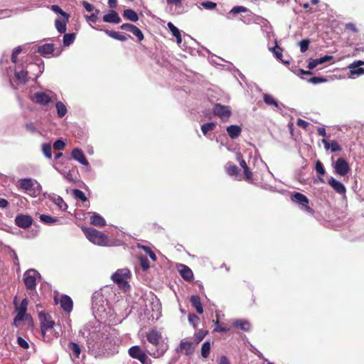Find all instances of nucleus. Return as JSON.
I'll return each instance as SVG.
<instances>
[{
	"label": "nucleus",
	"instance_id": "1",
	"mask_svg": "<svg viewBox=\"0 0 364 364\" xmlns=\"http://www.w3.org/2000/svg\"><path fill=\"white\" fill-rule=\"evenodd\" d=\"M146 338L149 343L153 346V348L146 346V350L139 346H133L128 350L130 357L138 360L141 364H152L153 361L147 353L154 358L162 357L168 348V345L161 341V335L156 330L150 331Z\"/></svg>",
	"mask_w": 364,
	"mask_h": 364
},
{
	"label": "nucleus",
	"instance_id": "2",
	"mask_svg": "<svg viewBox=\"0 0 364 364\" xmlns=\"http://www.w3.org/2000/svg\"><path fill=\"white\" fill-rule=\"evenodd\" d=\"M83 336L87 338V348L89 352L95 358L103 353L102 343L104 339V333L101 331V326L86 325L82 331Z\"/></svg>",
	"mask_w": 364,
	"mask_h": 364
},
{
	"label": "nucleus",
	"instance_id": "3",
	"mask_svg": "<svg viewBox=\"0 0 364 364\" xmlns=\"http://www.w3.org/2000/svg\"><path fill=\"white\" fill-rule=\"evenodd\" d=\"M82 230L87 240L92 243L99 246L108 245V237L102 232L92 228H82Z\"/></svg>",
	"mask_w": 364,
	"mask_h": 364
},
{
	"label": "nucleus",
	"instance_id": "4",
	"mask_svg": "<svg viewBox=\"0 0 364 364\" xmlns=\"http://www.w3.org/2000/svg\"><path fill=\"white\" fill-rule=\"evenodd\" d=\"M131 272L127 268L117 269L111 277L112 281L117 284L119 289L124 291L130 289L129 280L131 278Z\"/></svg>",
	"mask_w": 364,
	"mask_h": 364
},
{
	"label": "nucleus",
	"instance_id": "5",
	"mask_svg": "<svg viewBox=\"0 0 364 364\" xmlns=\"http://www.w3.org/2000/svg\"><path fill=\"white\" fill-rule=\"evenodd\" d=\"M41 278V274L34 269H29L23 274V280L31 297L36 293V280Z\"/></svg>",
	"mask_w": 364,
	"mask_h": 364
},
{
	"label": "nucleus",
	"instance_id": "6",
	"mask_svg": "<svg viewBox=\"0 0 364 364\" xmlns=\"http://www.w3.org/2000/svg\"><path fill=\"white\" fill-rule=\"evenodd\" d=\"M107 301L100 292H95L92 297V309L95 317H103L105 313Z\"/></svg>",
	"mask_w": 364,
	"mask_h": 364
},
{
	"label": "nucleus",
	"instance_id": "7",
	"mask_svg": "<svg viewBox=\"0 0 364 364\" xmlns=\"http://www.w3.org/2000/svg\"><path fill=\"white\" fill-rule=\"evenodd\" d=\"M39 320L43 340L46 341H50L51 338L47 336V333L52 331L55 326V322L52 320L51 316L49 314L43 311L39 313Z\"/></svg>",
	"mask_w": 364,
	"mask_h": 364
},
{
	"label": "nucleus",
	"instance_id": "8",
	"mask_svg": "<svg viewBox=\"0 0 364 364\" xmlns=\"http://www.w3.org/2000/svg\"><path fill=\"white\" fill-rule=\"evenodd\" d=\"M18 186L26 192H29L33 197H36L42 189L41 184L36 180L32 178L21 179L18 181Z\"/></svg>",
	"mask_w": 364,
	"mask_h": 364
},
{
	"label": "nucleus",
	"instance_id": "9",
	"mask_svg": "<svg viewBox=\"0 0 364 364\" xmlns=\"http://www.w3.org/2000/svg\"><path fill=\"white\" fill-rule=\"evenodd\" d=\"M14 304L15 305L17 314L14 318L13 324L17 327L19 326L21 321H25L30 317V316L26 314L28 301L26 298H24L21 301L20 305H18L16 301V298H15Z\"/></svg>",
	"mask_w": 364,
	"mask_h": 364
},
{
	"label": "nucleus",
	"instance_id": "10",
	"mask_svg": "<svg viewBox=\"0 0 364 364\" xmlns=\"http://www.w3.org/2000/svg\"><path fill=\"white\" fill-rule=\"evenodd\" d=\"M55 94L51 90H46L45 92H36L31 97V100L41 106H46L53 100V97Z\"/></svg>",
	"mask_w": 364,
	"mask_h": 364
},
{
	"label": "nucleus",
	"instance_id": "11",
	"mask_svg": "<svg viewBox=\"0 0 364 364\" xmlns=\"http://www.w3.org/2000/svg\"><path fill=\"white\" fill-rule=\"evenodd\" d=\"M291 199L292 202L297 204L302 210L311 214L314 213V210L309 206V200L304 194L294 192L291 194Z\"/></svg>",
	"mask_w": 364,
	"mask_h": 364
},
{
	"label": "nucleus",
	"instance_id": "12",
	"mask_svg": "<svg viewBox=\"0 0 364 364\" xmlns=\"http://www.w3.org/2000/svg\"><path fill=\"white\" fill-rule=\"evenodd\" d=\"M213 114L218 117L222 122H226L231 116V109L228 106L216 104L213 109Z\"/></svg>",
	"mask_w": 364,
	"mask_h": 364
},
{
	"label": "nucleus",
	"instance_id": "13",
	"mask_svg": "<svg viewBox=\"0 0 364 364\" xmlns=\"http://www.w3.org/2000/svg\"><path fill=\"white\" fill-rule=\"evenodd\" d=\"M335 171L337 174L344 176L350 171L348 162L343 158L337 159L334 164Z\"/></svg>",
	"mask_w": 364,
	"mask_h": 364
},
{
	"label": "nucleus",
	"instance_id": "14",
	"mask_svg": "<svg viewBox=\"0 0 364 364\" xmlns=\"http://www.w3.org/2000/svg\"><path fill=\"white\" fill-rule=\"evenodd\" d=\"M33 222L31 216L24 214H18L15 218V224L23 229L29 228Z\"/></svg>",
	"mask_w": 364,
	"mask_h": 364
},
{
	"label": "nucleus",
	"instance_id": "15",
	"mask_svg": "<svg viewBox=\"0 0 364 364\" xmlns=\"http://www.w3.org/2000/svg\"><path fill=\"white\" fill-rule=\"evenodd\" d=\"M14 75L16 81L20 84H25L29 80L28 70L20 68L18 65L15 67Z\"/></svg>",
	"mask_w": 364,
	"mask_h": 364
},
{
	"label": "nucleus",
	"instance_id": "16",
	"mask_svg": "<svg viewBox=\"0 0 364 364\" xmlns=\"http://www.w3.org/2000/svg\"><path fill=\"white\" fill-rule=\"evenodd\" d=\"M43 196L53 202L62 211H65L67 210L68 205L64 202L62 197L54 193H44Z\"/></svg>",
	"mask_w": 364,
	"mask_h": 364
},
{
	"label": "nucleus",
	"instance_id": "17",
	"mask_svg": "<svg viewBox=\"0 0 364 364\" xmlns=\"http://www.w3.org/2000/svg\"><path fill=\"white\" fill-rule=\"evenodd\" d=\"M178 352H181L186 355H192L194 352L193 342L183 339L181 341L179 346L176 348Z\"/></svg>",
	"mask_w": 364,
	"mask_h": 364
},
{
	"label": "nucleus",
	"instance_id": "18",
	"mask_svg": "<svg viewBox=\"0 0 364 364\" xmlns=\"http://www.w3.org/2000/svg\"><path fill=\"white\" fill-rule=\"evenodd\" d=\"M362 65H364V61L362 60H358L350 64L348 66L350 70V76L351 77H354L355 76H359L364 74V68L361 67Z\"/></svg>",
	"mask_w": 364,
	"mask_h": 364
},
{
	"label": "nucleus",
	"instance_id": "19",
	"mask_svg": "<svg viewBox=\"0 0 364 364\" xmlns=\"http://www.w3.org/2000/svg\"><path fill=\"white\" fill-rule=\"evenodd\" d=\"M120 28L122 30L128 31L131 32L137 38L139 41H141L144 39V34L141 32V31L133 24L123 23L122 25H121Z\"/></svg>",
	"mask_w": 364,
	"mask_h": 364
},
{
	"label": "nucleus",
	"instance_id": "20",
	"mask_svg": "<svg viewBox=\"0 0 364 364\" xmlns=\"http://www.w3.org/2000/svg\"><path fill=\"white\" fill-rule=\"evenodd\" d=\"M71 157L80 164L88 166L89 162L87 160L83 151L78 148H75L71 152Z\"/></svg>",
	"mask_w": 364,
	"mask_h": 364
},
{
	"label": "nucleus",
	"instance_id": "21",
	"mask_svg": "<svg viewBox=\"0 0 364 364\" xmlns=\"http://www.w3.org/2000/svg\"><path fill=\"white\" fill-rule=\"evenodd\" d=\"M178 272L184 280L187 282H191L193 280V273L188 266L185 264H180L178 266Z\"/></svg>",
	"mask_w": 364,
	"mask_h": 364
},
{
	"label": "nucleus",
	"instance_id": "22",
	"mask_svg": "<svg viewBox=\"0 0 364 364\" xmlns=\"http://www.w3.org/2000/svg\"><path fill=\"white\" fill-rule=\"evenodd\" d=\"M263 100L267 105L273 107L277 110H282L284 107L282 103L277 102L274 97L269 94H264L263 95Z\"/></svg>",
	"mask_w": 364,
	"mask_h": 364
},
{
	"label": "nucleus",
	"instance_id": "23",
	"mask_svg": "<svg viewBox=\"0 0 364 364\" xmlns=\"http://www.w3.org/2000/svg\"><path fill=\"white\" fill-rule=\"evenodd\" d=\"M332 58H333L332 55H324L319 58L310 59V60L308 63L307 68L309 70H313L317 65L324 63L326 62H328V61L331 60Z\"/></svg>",
	"mask_w": 364,
	"mask_h": 364
},
{
	"label": "nucleus",
	"instance_id": "24",
	"mask_svg": "<svg viewBox=\"0 0 364 364\" xmlns=\"http://www.w3.org/2000/svg\"><path fill=\"white\" fill-rule=\"evenodd\" d=\"M328 184L334 189L336 192L339 194L343 195L346 192L345 186L341 182L336 180L333 177L328 180Z\"/></svg>",
	"mask_w": 364,
	"mask_h": 364
},
{
	"label": "nucleus",
	"instance_id": "25",
	"mask_svg": "<svg viewBox=\"0 0 364 364\" xmlns=\"http://www.w3.org/2000/svg\"><path fill=\"white\" fill-rule=\"evenodd\" d=\"M69 20V16H64L63 18H57L55 21V26L57 31L60 33H65L67 29V23Z\"/></svg>",
	"mask_w": 364,
	"mask_h": 364
},
{
	"label": "nucleus",
	"instance_id": "26",
	"mask_svg": "<svg viewBox=\"0 0 364 364\" xmlns=\"http://www.w3.org/2000/svg\"><path fill=\"white\" fill-rule=\"evenodd\" d=\"M103 21L107 23H119L121 18L117 11L110 10L107 14L103 16Z\"/></svg>",
	"mask_w": 364,
	"mask_h": 364
},
{
	"label": "nucleus",
	"instance_id": "27",
	"mask_svg": "<svg viewBox=\"0 0 364 364\" xmlns=\"http://www.w3.org/2000/svg\"><path fill=\"white\" fill-rule=\"evenodd\" d=\"M61 308L66 312L70 313L73 309V301L71 298L67 295L61 296L60 301Z\"/></svg>",
	"mask_w": 364,
	"mask_h": 364
},
{
	"label": "nucleus",
	"instance_id": "28",
	"mask_svg": "<svg viewBox=\"0 0 364 364\" xmlns=\"http://www.w3.org/2000/svg\"><path fill=\"white\" fill-rule=\"evenodd\" d=\"M232 325L244 331H249L251 328L250 322L244 319H235L232 321Z\"/></svg>",
	"mask_w": 364,
	"mask_h": 364
},
{
	"label": "nucleus",
	"instance_id": "29",
	"mask_svg": "<svg viewBox=\"0 0 364 364\" xmlns=\"http://www.w3.org/2000/svg\"><path fill=\"white\" fill-rule=\"evenodd\" d=\"M104 32L109 37L120 41H125L131 38L129 35L120 33L119 32L112 31L107 29L104 30Z\"/></svg>",
	"mask_w": 364,
	"mask_h": 364
},
{
	"label": "nucleus",
	"instance_id": "30",
	"mask_svg": "<svg viewBox=\"0 0 364 364\" xmlns=\"http://www.w3.org/2000/svg\"><path fill=\"white\" fill-rule=\"evenodd\" d=\"M322 143L326 150L330 149L332 152L339 151L341 149V146L335 141H328L326 139H323Z\"/></svg>",
	"mask_w": 364,
	"mask_h": 364
},
{
	"label": "nucleus",
	"instance_id": "31",
	"mask_svg": "<svg viewBox=\"0 0 364 364\" xmlns=\"http://www.w3.org/2000/svg\"><path fill=\"white\" fill-rule=\"evenodd\" d=\"M226 131L231 139L237 138L242 132V129L238 125H230L226 128Z\"/></svg>",
	"mask_w": 364,
	"mask_h": 364
},
{
	"label": "nucleus",
	"instance_id": "32",
	"mask_svg": "<svg viewBox=\"0 0 364 364\" xmlns=\"http://www.w3.org/2000/svg\"><path fill=\"white\" fill-rule=\"evenodd\" d=\"M90 223L97 227H104L106 225L105 220L98 213H93L90 218Z\"/></svg>",
	"mask_w": 364,
	"mask_h": 364
},
{
	"label": "nucleus",
	"instance_id": "33",
	"mask_svg": "<svg viewBox=\"0 0 364 364\" xmlns=\"http://www.w3.org/2000/svg\"><path fill=\"white\" fill-rule=\"evenodd\" d=\"M190 301L198 314H201L203 313V308L200 301V298L198 296H191L190 298Z\"/></svg>",
	"mask_w": 364,
	"mask_h": 364
},
{
	"label": "nucleus",
	"instance_id": "34",
	"mask_svg": "<svg viewBox=\"0 0 364 364\" xmlns=\"http://www.w3.org/2000/svg\"><path fill=\"white\" fill-rule=\"evenodd\" d=\"M167 26L169 31L171 32L172 35L176 37L177 44L180 45L182 42V38L179 29L176 27L171 22H168L167 23Z\"/></svg>",
	"mask_w": 364,
	"mask_h": 364
},
{
	"label": "nucleus",
	"instance_id": "35",
	"mask_svg": "<svg viewBox=\"0 0 364 364\" xmlns=\"http://www.w3.org/2000/svg\"><path fill=\"white\" fill-rule=\"evenodd\" d=\"M123 16L126 19L133 22H136L139 20V16L137 13L131 9H125L123 12Z\"/></svg>",
	"mask_w": 364,
	"mask_h": 364
},
{
	"label": "nucleus",
	"instance_id": "36",
	"mask_svg": "<svg viewBox=\"0 0 364 364\" xmlns=\"http://www.w3.org/2000/svg\"><path fill=\"white\" fill-rule=\"evenodd\" d=\"M53 50V45L51 43L44 44L41 46H39L38 48V52L42 55L51 54Z\"/></svg>",
	"mask_w": 364,
	"mask_h": 364
},
{
	"label": "nucleus",
	"instance_id": "37",
	"mask_svg": "<svg viewBox=\"0 0 364 364\" xmlns=\"http://www.w3.org/2000/svg\"><path fill=\"white\" fill-rule=\"evenodd\" d=\"M55 108L57 110V114L58 117L63 118L65 116L68 112V109L65 106V105L60 101H58L55 103Z\"/></svg>",
	"mask_w": 364,
	"mask_h": 364
},
{
	"label": "nucleus",
	"instance_id": "38",
	"mask_svg": "<svg viewBox=\"0 0 364 364\" xmlns=\"http://www.w3.org/2000/svg\"><path fill=\"white\" fill-rule=\"evenodd\" d=\"M40 221L46 224V225H52L58 221V218L56 217H52L48 215L42 214L39 217Z\"/></svg>",
	"mask_w": 364,
	"mask_h": 364
},
{
	"label": "nucleus",
	"instance_id": "39",
	"mask_svg": "<svg viewBox=\"0 0 364 364\" xmlns=\"http://www.w3.org/2000/svg\"><path fill=\"white\" fill-rule=\"evenodd\" d=\"M69 349L71 351V354L73 356H75V358H79L81 353V349L78 344L71 342L69 344Z\"/></svg>",
	"mask_w": 364,
	"mask_h": 364
},
{
	"label": "nucleus",
	"instance_id": "40",
	"mask_svg": "<svg viewBox=\"0 0 364 364\" xmlns=\"http://www.w3.org/2000/svg\"><path fill=\"white\" fill-rule=\"evenodd\" d=\"M210 352V343L205 341L203 343L201 347V355L203 358H206L209 356Z\"/></svg>",
	"mask_w": 364,
	"mask_h": 364
},
{
	"label": "nucleus",
	"instance_id": "41",
	"mask_svg": "<svg viewBox=\"0 0 364 364\" xmlns=\"http://www.w3.org/2000/svg\"><path fill=\"white\" fill-rule=\"evenodd\" d=\"M42 152L45 157L48 159H50L52 157V148L50 144H42Z\"/></svg>",
	"mask_w": 364,
	"mask_h": 364
},
{
	"label": "nucleus",
	"instance_id": "42",
	"mask_svg": "<svg viewBox=\"0 0 364 364\" xmlns=\"http://www.w3.org/2000/svg\"><path fill=\"white\" fill-rule=\"evenodd\" d=\"M227 173L230 176H237L239 173V168L237 166L232 164V163H228L226 165Z\"/></svg>",
	"mask_w": 364,
	"mask_h": 364
},
{
	"label": "nucleus",
	"instance_id": "43",
	"mask_svg": "<svg viewBox=\"0 0 364 364\" xmlns=\"http://www.w3.org/2000/svg\"><path fill=\"white\" fill-rule=\"evenodd\" d=\"M75 33H65L63 36V45L65 46H70L75 41Z\"/></svg>",
	"mask_w": 364,
	"mask_h": 364
},
{
	"label": "nucleus",
	"instance_id": "44",
	"mask_svg": "<svg viewBox=\"0 0 364 364\" xmlns=\"http://www.w3.org/2000/svg\"><path fill=\"white\" fill-rule=\"evenodd\" d=\"M216 127L215 122L205 123L201 126V131L204 135H206L208 132L213 130Z\"/></svg>",
	"mask_w": 364,
	"mask_h": 364
},
{
	"label": "nucleus",
	"instance_id": "45",
	"mask_svg": "<svg viewBox=\"0 0 364 364\" xmlns=\"http://www.w3.org/2000/svg\"><path fill=\"white\" fill-rule=\"evenodd\" d=\"M73 194L76 199H78L82 202L87 201V200L85 194L79 189H74L73 191Z\"/></svg>",
	"mask_w": 364,
	"mask_h": 364
},
{
	"label": "nucleus",
	"instance_id": "46",
	"mask_svg": "<svg viewBox=\"0 0 364 364\" xmlns=\"http://www.w3.org/2000/svg\"><path fill=\"white\" fill-rule=\"evenodd\" d=\"M53 167L56 170L58 171L60 174H62L65 179H67L68 181H73V175L70 172H67V173H63L62 172L57 166L55 164H53Z\"/></svg>",
	"mask_w": 364,
	"mask_h": 364
},
{
	"label": "nucleus",
	"instance_id": "47",
	"mask_svg": "<svg viewBox=\"0 0 364 364\" xmlns=\"http://www.w3.org/2000/svg\"><path fill=\"white\" fill-rule=\"evenodd\" d=\"M315 169L316 172L320 175H324L326 171L323 165L320 161H317L315 165Z\"/></svg>",
	"mask_w": 364,
	"mask_h": 364
},
{
	"label": "nucleus",
	"instance_id": "48",
	"mask_svg": "<svg viewBox=\"0 0 364 364\" xmlns=\"http://www.w3.org/2000/svg\"><path fill=\"white\" fill-rule=\"evenodd\" d=\"M22 51V48L21 46H18L17 48H16L14 50H13V53H12V55H11V61L12 63H16L17 62V56L18 55L19 53H21V52Z\"/></svg>",
	"mask_w": 364,
	"mask_h": 364
},
{
	"label": "nucleus",
	"instance_id": "49",
	"mask_svg": "<svg viewBox=\"0 0 364 364\" xmlns=\"http://www.w3.org/2000/svg\"><path fill=\"white\" fill-rule=\"evenodd\" d=\"M309 46V41L308 39H304V40H302L301 41H300L299 46H300L301 52L305 53L308 50Z\"/></svg>",
	"mask_w": 364,
	"mask_h": 364
},
{
	"label": "nucleus",
	"instance_id": "50",
	"mask_svg": "<svg viewBox=\"0 0 364 364\" xmlns=\"http://www.w3.org/2000/svg\"><path fill=\"white\" fill-rule=\"evenodd\" d=\"M247 11V9L246 7L242 6H234L231 11L230 13L233 14H237L240 13L246 12Z\"/></svg>",
	"mask_w": 364,
	"mask_h": 364
},
{
	"label": "nucleus",
	"instance_id": "51",
	"mask_svg": "<svg viewBox=\"0 0 364 364\" xmlns=\"http://www.w3.org/2000/svg\"><path fill=\"white\" fill-rule=\"evenodd\" d=\"M65 146V143L62 139H58L53 144V148L56 150H63Z\"/></svg>",
	"mask_w": 364,
	"mask_h": 364
},
{
	"label": "nucleus",
	"instance_id": "52",
	"mask_svg": "<svg viewBox=\"0 0 364 364\" xmlns=\"http://www.w3.org/2000/svg\"><path fill=\"white\" fill-rule=\"evenodd\" d=\"M269 50L274 53V54L275 55V57H276L278 60H282V52L280 51L281 48H280L279 47H278L277 46H275V47H274V48H269Z\"/></svg>",
	"mask_w": 364,
	"mask_h": 364
},
{
	"label": "nucleus",
	"instance_id": "53",
	"mask_svg": "<svg viewBox=\"0 0 364 364\" xmlns=\"http://www.w3.org/2000/svg\"><path fill=\"white\" fill-rule=\"evenodd\" d=\"M51 10L53 11H54L55 13L56 14H61L63 17L64 16H69V14H68L67 13H65V11H63L60 7L58 5H52L51 6Z\"/></svg>",
	"mask_w": 364,
	"mask_h": 364
},
{
	"label": "nucleus",
	"instance_id": "54",
	"mask_svg": "<svg viewBox=\"0 0 364 364\" xmlns=\"http://www.w3.org/2000/svg\"><path fill=\"white\" fill-rule=\"evenodd\" d=\"M199 321V318L194 314L188 315V321L193 326H196Z\"/></svg>",
	"mask_w": 364,
	"mask_h": 364
},
{
	"label": "nucleus",
	"instance_id": "55",
	"mask_svg": "<svg viewBox=\"0 0 364 364\" xmlns=\"http://www.w3.org/2000/svg\"><path fill=\"white\" fill-rule=\"evenodd\" d=\"M309 82L312 84H318V83L326 82V79L324 77H313L309 80Z\"/></svg>",
	"mask_w": 364,
	"mask_h": 364
},
{
	"label": "nucleus",
	"instance_id": "56",
	"mask_svg": "<svg viewBox=\"0 0 364 364\" xmlns=\"http://www.w3.org/2000/svg\"><path fill=\"white\" fill-rule=\"evenodd\" d=\"M140 263H141V266L144 270L148 269L150 267L149 261L146 257H141Z\"/></svg>",
	"mask_w": 364,
	"mask_h": 364
},
{
	"label": "nucleus",
	"instance_id": "57",
	"mask_svg": "<svg viewBox=\"0 0 364 364\" xmlns=\"http://www.w3.org/2000/svg\"><path fill=\"white\" fill-rule=\"evenodd\" d=\"M202 6L206 9L212 10L216 7V4L213 1H207L203 2Z\"/></svg>",
	"mask_w": 364,
	"mask_h": 364
},
{
	"label": "nucleus",
	"instance_id": "58",
	"mask_svg": "<svg viewBox=\"0 0 364 364\" xmlns=\"http://www.w3.org/2000/svg\"><path fill=\"white\" fill-rule=\"evenodd\" d=\"M17 343L19 346L24 349H27L29 347L28 343L21 337H18Z\"/></svg>",
	"mask_w": 364,
	"mask_h": 364
},
{
	"label": "nucleus",
	"instance_id": "59",
	"mask_svg": "<svg viewBox=\"0 0 364 364\" xmlns=\"http://www.w3.org/2000/svg\"><path fill=\"white\" fill-rule=\"evenodd\" d=\"M214 331L216 332H220V333L228 332L230 331V328L220 323L218 326L215 327Z\"/></svg>",
	"mask_w": 364,
	"mask_h": 364
},
{
	"label": "nucleus",
	"instance_id": "60",
	"mask_svg": "<svg viewBox=\"0 0 364 364\" xmlns=\"http://www.w3.org/2000/svg\"><path fill=\"white\" fill-rule=\"evenodd\" d=\"M296 124L303 129H307L309 125V123L304 119H298L296 122Z\"/></svg>",
	"mask_w": 364,
	"mask_h": 364
},
{
	"label": "nucleus",
	"instance_id": "61",
	"mask_svg": "<svg viewBox=\"0 0 364 364\" xmlns=\"http://www.w3.org/2000/svg\"><path fill=\"white\" fill-rule=\"evenodd\" d=\"M85 10L88 12L93 11L95 10L94 6L87 1H83L82 3Z\"/></svg>",
	"mask_w": 364,
	"mask_h": 364
},
{
	"label": "nucleus",
	"instance_id": "62",
	"mask_svg": "<svg viewBox=\"0 0 364 364\" xmlns=\"http://www.w3.org/2000/svg\"><path fill=\"white\" fill-rule=\"evenodd\" d=\"M237 159L238 160L240 165L242 168H245L248 167L245 161L242 158V156L240 154H237Z\"/></svg>",
	"mask_w": 364,
	"mask_h": 364
},
{
	"label": "nucleus",
	"instance_id": "63",
	"mask_svg": "<svg viewBox=\"0 0 364 364\" xmlns=\"http://www.w3.org/2000/svg\"><path fill=\"white\" fill-rule=\"evenodd\" d=\"M86 18L88 22L96 23L98 20V16L95 14H92L90 16H87Z\"/></svg>",
	"mask_w": 364,
	"mask_h": 364
},
{
	"label": "nucleus",
	"instance_id": "64",
	"mask_svg": "<svg viewBox=\"0 0 364 364\" xmlns=\"http://www.w3.org/2000/svg\"><path fill=\"white\" fill-rule=\"evenodd\" d=\"M218 364H230V363L225 355H223L219 358Z\"/></svg>",
	"mask_w": 364,
	"mask_h": 364
}]
</instances>
